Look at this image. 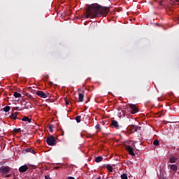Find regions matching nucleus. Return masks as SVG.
<instances>
[{
  "instance_id": "f257e3e1",
  "label": "nucleus",
  "mask_w": 179,
  "mask_h": 179,
  "mask_svg": "<svg viewBox=\"0 0 179 179\" xmlns=\"http://www.w3.org/2000/svg\"><path fill=\"white\" fill-rule=\"evenodd\" d=\"M110 12L108 7H103L98 4H92L87 9V17H100Z\"/></svg>"
},
{
  "instance_id": "f03ea898",
  "label": "nucleus",
  "mask_w": 179,
  "mask_h": 179,
  "mask_svg": "<svg viewBox=\"0 0 179 179\" xmlns=\"http://www.w3.org/2000/svg\"><path fill=\"white\" fill-rule=\"evenodd\" d=\"M46 143L49 146H55L57 145V139L54 136H49L46 139Z\"/></svg>"
},
{
  "instance_id": "7ed1b4c3",
  "label": "nucleus",
  "mask_w": 179,
  "mask_h": 179,
  "mask_svg": "<svg viewBox=\"0 0 179 179\" xmlns=\"http://www.w3.org/2000/svg\"><path fill=\"white\" fill-rule=\"evenodd\" d=\"M10 170L11 168L9 166H2L0 167V173H1V174H8V173H9Z\"/></svg>"
},
{
  "instance_id": "20e7f679",
  "label": "nucleus",
  "mask_w": 179,
  "mask_h": 179,
  "mask_svg": "<svg viewBox=\"0 0 179 179\" xmlns=\"http://www.w3.org/2000/svg\"><path fill=\"white\" fill-rule=\"evenodd\" d=\"M129 128L132 133L138 132V131H141V127L136 126L135 124L129 125Z\"/></svg>"
},
{
  "instance_id": "39448f33",
  "label": "nucleus",
  "mask_w": 179,
  "mask_h": 179,
  "mask_svg": "<svg viewBox=\"0 0 179 179\" xmlns=\"http://www.w3.org/2000/svg\"><path fill=\"white\" fill-rule=\"evenodd\" d=\"M129 107L131 108V114H136L139 111V109L135 104H130Z\"/></svg>"
},
{
  "instance_id": "423d86ee",
  "label": "nucleus",
  "mask_w": 179,
  "mask_h": 179,
  "mask_svg": "<svg viewBox=\"0 0 179 179\" xmlns=\"http://www.w3.org/2000/svg\"><path fill=\"white\" fill-rule=\"evenodd\" d=\"M126 150L130 156H135V152H134V148L131 147L130 145H127L126 146Z\"/></svg>"
},
{
  "instance_id": "0eeeda50",
  "label": "nucleus",
  "mask_w": 179,
  "mask_h": 179,
  "mask_svg": "<svg viewBox=\"0 0 179 179\" xmlns=\"http://www.w3.org/2000/svg\"><path fill=\"white\" fill-rule=\"evenodd\" d=\"M36 94L37 96H38L39 97H41L42 99H47L48 97L47 94H45V92L43 91H37Z\"/></svg>"
},
{
  "instance_id": "6e6552de",
  "label": "nucleus",
  "mask_w": 179,
  "mask_h": 179,
  "mask_svg": "<svg viewBox=\"0 0 179 179\" xmlns=\"http://www.w3.org/2000/svg\"><path fill=\"white\" fill-rule=\"evenodd\" d=\"M84 97H85V91H81V92L78 94V102L82 103V101H83Z\"/></svg>"
},
{
  "instance_id": "1a4fd4ad",
  "label": "nucleus",
  "mask_w": 179,
  "mask_h": 179,
  "mask_svg": "<svg viewBox=\"0 0 179 179\" xmlns=\"http://www.w3.org/2000/svg\"><path fill=\"white\" fill-rule=\"evenodd\" d=\"M20 173H26L27 170H29V166L27 165H23L19 168Z\"/></svg>"
},
{
  "instance_id": "9d476101",
  "label": "nucleus",
  "mask_w": 179,
  "mask_h": 179,
  "mask_svg": "<svg viewBox=\"0 0 179 179\" xmlns=\"http://www.w3.org/2000/svg\"><path fill=\"white\" fill-rule=\"evenodd\" d=\"M23 153H32L33 155H36V151H34V150L31 149V148H26L25 150H24L22 151Z\"/></svg>"
},
{
  "instance_id": "9b49d317",
  "label": "nucleus",
  "mask_w": 179,
  "mask_h": 179,
  "mask_svg": "<svg viewBox=\"0 0 179 179\" xmlns=\"http://www.w3.org/2000/svg\"><path fill=\"white\" fill-rule=\"evenodd\" d=\"M111 125L112 127H114V128H116V129H120V125H118V122H117L116 120H112Z\"/></svg>"
},
{
  "instance_id": "f8f14e48",
  "label": "nucleus",
  "mask_w": 179,
  "mask_h": 179,
  "mask_svg": "<svg viewBox=\"0 0 179 179\" xmlns=\"http://www.w3.org/2000/svg\"><path fill=\"white\" fill-rule=\"evenodd\" d=\"M169 166V169L171 170H172V171H174V173L177 172V169H178L177 165H176V164H170Z\"/></svg>"
},
{
  "instance_id": "ddd939ff",
  "label": "nucleus",
  "mask_w": 179,
  "mask_h": 179,
  "mask_svg": "<svg viewBox=\"0 0 179 179\" xmlns=\"http://www.w3.org/2000/svg\"><path fill=\"white\" fill-rule=\"evenodd\" d=\"M22 121H24V122H29V124L31 123V119L29 118L27 116L22 117Z\"/></svg>"
},
{
  "instance_id": "4468645a",
  "label": "nucleus",
  "mask_w": 179,
  "mask_h": 179,
  "mask_svg": "<svg viewBox=\"0 0 179 179\" xmlns=\"http://www.w3.org/2000/svg\"><path fill=\"white\" fill-rule=\"evenodd\" d=\"M178 159V158L172 156L169 158V162L170 163H176Z\"/></svg>"
},
{
  "instance_id": "2eb2a0df",
  "label": "nucleus",
  "mask_w": 179,
  "mask_h": 179,
  "mask_svg": "<svg viewBox=\"0 0 179 179\" xmlns=\"http://www.w3.org/2000/svg\"><path fill=\"white\" fill-rule=\"evenodd\" d=\"M13 96H14V97L17 99L19 97H22V94H20V93H19L17 92H13Z\"/></svg>"
},
{
  "instance_id": "dca6fc26",
  "label": "nucleus",
  "mask_w": 179,
  "mask_h": 179,
  "mask_svg": "<svg viewBox=\"0 0 179 179\" xmlns=\"http://www.w3.org/2000/svg\"><path fill=\"white\" fill-rule=\"evenodd\" d=\"M103 161V157L99 156L95 158L96 163H100V162Z\"/></svg>"
},
{
  "instance_id": "f3484780",
  "label": "nucleus",
  "mask_w": 179,
  "mask_h": 179,
  "mask_svg": "<svg viewBox=\"0 0 179 179\" xmlns=\"http://www.w3.org/2000/svg\"><path fill=\"white\" fill-rule=\"evenodd\" d=\"M106 169L109 173H113V166L110 164H107Z\"/></svg>"
},
{
  "instance_id": "a211bd4d",
  "label": "nucleus",
  "mask_w": 179,
  "mask_h": 179,
  "mask_svg": "<svg viewBox=\"0 0 179 179\" xmlns=\"http://www.w3.org/2000/svg\"><path fill=\"white\" fill-rule=\"evenodd\" d=\"M3 111H5V113H9L10 110V106H7L6 107H4L3 108Z\"/></svg>"
},
{
  "instance_id": "6ab92c4d",
  "label": "nucleus",
  "mask_w": 179,
  "mask_h": 179,
  "mask_svg": "<svg viewBox=\"0 0 179 179\" xmlns=\"http://www.w3.org/2000/svg\"><path fill=\"white\" fill-rule=\"evenodd\" d=\"M26 96H27L28 100H34V98L33 97V96H31V94L27 93Z\"/></svg>"
},
{
  "instance_id": "aec40b11",
  "label": "nucleus",
  "mask_w": 179,
  "mask_h": 179,
  "mask_svg": "<svg viewBox=\"0 0 179 179\" xmlns=\"http://www.w3.org/2000/svg\"><path fill=\"white\" fill-rule=\"evenodd\" d=\"M76 121L78 123L82 121V116L78 115L77 117H76Z\"/></svg>"
},
{
  "instance_id": "412c9836",
  "label": "nucleus",
  "mask_w": 179,
  "mask_h": 179,
  "mask_svg": "<svg viewBox=\"0 0 179 179\" xmlns=\"http://www.w3.org/2000/svg\"><path fill=\"white\" fill-rule=\"evenodd\" d=\"M120 177L122 179H128V176L126 173L122 174Z\"/></svg>"
},
{
  "instance_id": "4be33fe9",
  "label": "nucleus",
  "mask_w": 179,
  "mask_h": 179,
  "mask_svg": "<svg viewBox=\"0 0 179 179\" xmlns=\"http://www.w3.org/2000/svg\"><path fill=\"white\" fill-rule=\"evenodd\" d=\"M13 132L14 134H19V132H20V129H16L15 128L13 130Z\"/></svg>"
},
{
  "instance_id": "5701e85b",
  "label": "nucleus",
  "mask_w": 179,
  "mask_h": 179,
  "mask_svg": "<svg viewBox=\"0 0 179 179\" xmlns=\"http://www.w3.org/2000/svg\"><path fill=\"white\" fill-rule=\"evenodd\" d=\"M11 120H17V117L16 115H14L13 113L10 116Z\"/></svg>"
},
{
  "instance_id": "b1692460",
  "label": "nucleus",
  "mask_w": 179,
  "mask_h": 179,
  "mask_svg": "<svg viewBox=\"0 0 179 179\" xmlns=\"http://www.w3.org/2000/svg\"><path fill=\"white\" fill-rule=\"evenodd\" d=\"M24 108H25L26 110H29V108H31V106L27 105V103H25V104H24Z\"/></svg>"
},
{
  "instance_id": "393cba45",
  "label": "nucleus",
  "mask_w": 179,
  "mask_h": 179,
  "mask_svg": "<svg viewBox=\"0 0 179 179\" xmlns=\"http://www.w3.org/2000/svg\"><path fill=\"white\" fill-rule=\"evenodd\" d=\"M153 145H155V146H159V140L154 141Z\"/></svg>"
},
{
  "instance_id": "a878e982",
  "label": "nucleus",
  "mask_w": 179,
  "mask_h": 179,
  "mask_svg": "<svg viewBox=\"0 0 179 179\" xmlns=\"http://www.w3.org/2000/svg\"><path fill=\"white\" fill-rule=\"evenodd\" d=\"M49 129L50 132H52V129H54V125L52 124L49 125Z\"/></svg>"
},
{
  "instance_id": "bb28decb",
  "label": "nucleus",
  "mask_w": 179,
  "mask_h": 179,
  "mask_svg": "<svg viewBox=\"0 0 179 179\" xmlns=\"http://www.w3.org/2000/svg\"><path fill=\"white\" fill-rule=\"evenodd\" d=\"M15 110H17V111H22V109H20L19 107H15Z\"/></svg>"
},
{
  "instance_id": "cd10ccee",
  "label": "nucleus",
  "mask_w": 179,
  "mask_h": 179,
  "mask_svg": "<svg viewBox=\"0 0 179 179\" xmlns=\"http://www.w3.org/2000/svg\"><path fill=\"white\" fill-rule=\"evenodd\" d=\"M65 101H66V106L69 105V101L66 100V99H65Z\"/></svg>"
},
{
  "instance_id": "c85d7f7f",
  "label": "nucleus",
  "mask_w": 179,
  "mask_h": 179,
  "mask_svg": "<svg viewBox=\"0 0 179 179\" xmlns=\"http://www.w3.org/2000/svg\"><path fill=\"white\" fill-rule=\"evenodd\" d=\"M68 179H75V178H73V177H72V176H69V177L68 178Z\"/></svg>"
},
{
  "instance_id": "c756f323",
  "label": "nucleus",
  "mask_w": 179,
  "mask_h": 179,
  "mask_svg": "<svg viewBox=\"0 0 179 179\" xmlns=\"http://www.w3.org/2000/svg\"><path fill=\"white\" fill-rule=\"evenodd\" d=\"M159 5H163V0H162L161 1H159Z\"/></svg>"
},
{
  "instance_id": "7c9ffc66",
  "label": "nucleus",
  "mask_w": 179,
  "mask_h": 179,
  "mask_svg": "<svg viewBox=\"0 0 179 179\" xmlns=\"http://www.w3.org/2000/svg\"><path fill=\"white\" fill-rule=\"evenodd\" d=\"M13 114L15 115V117H17V112H15V113H14Z\"/></svg>"
},
{
  "instance_id": "2f4dec72",
  "label": "nucleus",
  "mask_w": 179,
  "mask_h": 179,
  "mask_svg": "<svg viewBox=\"0 0 179 179\" xmlns=\"http://www.w3.org/2000/svg\"><path fill=\"white\" fill-rule=\"evenodd\" d=\"M101 177L99 176L98 178H95V179H101Z\"/></svg>"
},
{
  "instance_id": "473e14b6",
  "label": "nucleus",
  "mask_w": 179,
  "mask_h": 179,
  "mask_svg": "<svg viewBox=\"0 0 179 179\" xmlns=\"http://www.w3.org/2000/svg\"><path fill=\"white\" fill-rule=\"evenodd\" d=\"M178 23L179 24V17L177 18Z\"/></svg>"
},
{
  "instance_id": "72a5a7b5",
  "label": "nucleus",
  "mask_w": 179,
  "mask_h": 179,
  "mask_svg": "<svg viewBox=\"0 0 179 179\" xmlns=\"http://www.w3.org/2000/svg\"><path fill=\"white\" fill-rule=\"evenodd\" d=\"M6 177H11V175H7Z\"/></svg>"
},
{
  "instance_id": "f704fd0d",
  "label": "nucleus",
  "mask_w": 179,
  "mask_h": 179,
  "mask_svg": "<svg viewBox=\"0 0 179 179\" xmlns=\"http://www.w3.org/2000/svg\"><path fill=\"white\" fill-rule=\"evenodd\" d=\"M176 2H179V0H176Z\"/></svg>"
},
{
  "instance_id": "c9c22d12",
  "label": "nucleus",
  "mask_w": 179,
  "mask_h": 179,
  "mask_svg": "<svg viewBox=\"0 0 179 179\" xmlns=\"http://www.w3.org/2000/svg\"><path fill=\"white\" fill-rule=\"evenodd\" d=\"M97 128H100V127L97 126Z\"/></svg>"
},
{
  "instance_id": "e433bc0d",
  "label": "nucleus",
  "mask_w": 179,
  "mask_h": 179,
  "mask_svg": "<svg viewBox=\"0 0 179 179\" xmlns=\"http://www.w3.org/2000/svg\"><path fill=\"white\" fill-rule=\"evenodd\" d=\"M134 148H135V145H134Z\"/></svg>"
},
{
  "instance_id": "4c0bfd02",
  "label": "nucleus",
  "mask_w": 179,
  "mask_h": 179,
  "mask_svg": "<svg viewBox=\"0 0 179 179\" xmlns=\"http://www.w3.org/2000/svg\"><path fill=\"white\" fill-rule=\"evenodd\" d=\"M0 132H1V129H0Z\"/></svg>"
}]
</instances>
